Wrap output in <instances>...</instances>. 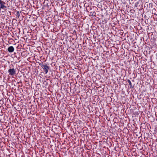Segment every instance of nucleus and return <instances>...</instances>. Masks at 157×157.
<instances>
[{
    "mask_svg": "<svg viewBox=\"0 0 157 157\" xmlns=\"http://www.w3.org/2000/svg\"><path fill=\"white\" fill-rule=\"evenodd\" d=\"M8 72L10 75H13L16 73V70L13 68L10 69L8 70Z\"/></svg>",
    "mask_w": 157,
    "mask_h": 157,
    "instance_id": "obj_1",
    "label": "nucleus"
},
{
    "mask_svg": "<svg viewBox=\"0 0 157 157\" xmlns=\"http://www.w3.org/2000/svg\"><path fill=\"white\" fill-rule=\"evenodd\" d=\"M42 66L43 67L44 70L45 72V73L47 74L48 71V67L46 65H43Z\"/></svg>",
    "mask_w": 157,
    "mask_h": 157,
    "instance_id": "obj_2",
    "label": "nucleus"
},
{
    "mask_svg": "<svg viewBox=\"0 0 157 157\" xmlns=\"http://www.w3.org/2000/svg\"><path fill=\"white\" fill-rule=\"evenodd\" d=\"M14 50V48L12 46L9 47L8 48V50L10 52H13Z\"/></svg>",
    "mask_w": 157,
    "mask_h": 157,
    "instance_id": "obj_3",
    "label": "nucleus"
},
{
    "mask_svg": "<svg viewBox=\"0 0 157 157\" xmlns=\"http://www.w3.org/2000/svg\"><path fill=\"white\" fill-rule=\"evenodd\" d=\"M5 3H3L1 4L0 6V8L3 9L4 7H6L4 5Z\"/></svg>",
    "mask_w": 157,
    "mask_h": 157,
    "instance_id": "obj_4",
    "label": "nucleus"
},
{
    "mask_svg": "<svg viewBox=\"0 0 157 157\" xmlns=\"http://www.w3.org/2000/svg\"><path fill=\"white\" fill-rule=\"evenodd\" d=\"M128 82L129 85L130 86H132V83H131V82L130 81V80H128Z\"/></svg>",
    "mask_w": 157,
    "mask_h": 157,
    "instance_id": "obj_5",
    "label": "nucleus"
},
{
    "mask_svg": "<svg viewBox=\"0 0 157 157\" xmlns=\"http://www.w3.org/2000/svg\"><path fill=\"white\" fill-rule=\"evenodd\" d=\"M3 3H5L4 2H2L1 0H0V5H1V4Z\"/></svg>",
    "mask_w": 157,
    "mask_h": 157,
    "instance_id": "obj_6",
    "label": "nucleus"
}]
</instances>
